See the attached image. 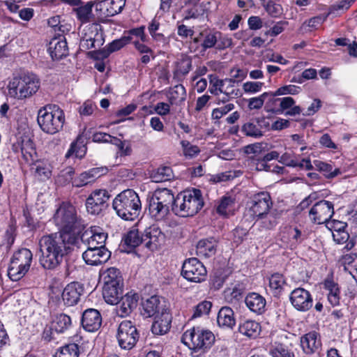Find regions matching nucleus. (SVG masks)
<instances>
[{"label":"nucleus","mask_w":357,"mask_h":357,"mask_svg":"<svg viewBox=\"0 0 357 357\" xmlns=\"http://www.w3.org/2000/svg\"><path fill=\"white\" fill-rule=\"evenodd\" d=\"M110 197L106 190H96L91 192L86 201V208L89 213L99 215L108 206V200Z\"/></svg>","instance_id":"obj_13"},{"label":"nucleus","mask_w":357,"mask_h":357,"mask_svg":"<svg viewBox=\"0 0 357 357\" xmlns=\"http://www.w3.org/2000/svg\"><path fill=\"white\" fill-rule=\"evenodd\" d=\"M139 296L137 294L132 291L122 296L118 304L117 314L119 317H125L128 316L137 306Z\"/></svg>","instance_id":"obj_23"},{"label":"nucleus","mask_w":357,"mask_h":357,"mask_svg":"<svg viewBox=\"0 0 357 357\" xmlns=\"http://www.w3.org/2000/svg\"><path fill=\"white\" fill-rule=\"evenodd\" d=\"M125 5L126 0H102L96 3V10L102 17H112L120 13Z\"/></svg>","instance_id":"obj_19"},{"label":"nucleus","mask_w":357,"mask_h":357,"mask_svg":"<svg viewBox=\"0 0 357 357\" xmlns=\"http://www.w3.org/2000/svg\"><path fill=\"white\" fill-rule=\"evenodd\" d=\"M266 99L267 94L264 93L258 97L252 98L249 100L248 107L250 109H259L262 107Z\"/></svg>","instance_id":"obj_59"},{"label":"nucleus","mask_w":357,"mask_h":357,"mask_svg":"<svg viewBox=\"0 0 357 357\" xmlns=\"http://www.w3.org/2000/svg\"><path fill=\"white\" fill-rule=\"evenodd\" d=\"M245 284L238 281L231 283V286L224 291L225 300L231 304H237L243 297L245 294Z\"/></svg>","instance_id":"obj_27"},{"label":"nucleus","mask_w":357,"mask_h":357,"mask_svg":"<svg viewBox=\"0 0 357 357\" xmlns=\"http://www.w3.org/2000/svg\"><path fill=\"white\" fill-rule=\"evenodd\" d=\"M94 3L92 1L87 2L84 6H80L73 8V11L76 13L77 17L82 24L93 22L96 17L92 13V8Z\"/></svg>","instance_id":"obj_35"},{"label":"nucleus","mask_w":357,"mask_h":357,"mask_svg":"<svg viewBox=\"0 0 357 357\" xmlns=\"http://www.w3.org/2000/svg\"><path fill=\"white\" fill-rule=\"evenodd\" d=\"M54 220L59 228L57 233L79 236V229L83 227L82 219L77 216L75 206L68 202H63L59 206L54 213Z\"/></svg>","instance_id":"obj_4"},{"label":"nucleus","mask_w":357,"mask_h":357,"mask_svg":"<svg viewBox=\"0 0 357 357\" xmlns=\"http://www.w3.org/2000/svg\"><path fill=\"white\" fill-rule=\"evenodd\" d=\"M79 354L78 345L75 343H70L61 347L54 357H78Z\"/></svg>","instance_id":"obj_46"},{"label":"nucleus","mask_w":357,"mask_h":357,"mask_svg":"<svg viewBox=\"0 0 357 357\" xmlns=\"http://www.w3.org/2000/svg\"><path fill=\"white\" fill-rule=\"evenodd\" d=\"M269 353L273 357H296L294 352L282 344H278L272 347Z\"/></svg>","instance_id":"obj_48"},{"label":"nucleus","mask_w":357,"mask_h":357,"mask_svg":"<svg viewBox=\"0 0 357 357\" xmlns=\"http://www.w3.org/2000/svg\"><path fill=\"white\" fill-rule=\"evenodd\" d=\"M143 235L145 246L151 250L158 249L165 242V235L155 225L146 228Z\"/></svg>","instance_id":"obj_18"},{"label":"nucleus","mask_w":357,"mask_h":357,"mask_svg":"<svg viewBox=\"0 0 357 357\" xmlns=\"http://www.w3.org/2000/svg\"><path fill=\"white\" fill-rule=\"evenodd\" d=\"M264 83L261 82H247L243 84V89L245 93H257L261 91Z\"/></svg>","instance_id":"obj_62"},{"label":"nucleus","mask_w":357,"mask_h":357,"mask_svg":"<svg viewBox=\"0 0 357 357\" xmlns=\"http://www.w3.org/2000/svg\"><path fill=\"white\" fill-rule=\"evenodd\" d=\"M185 98L186 92L185 87L181 84H178L172 89L168 98L170 105H181L185 101Z\"/></svg>","instance_id":"obj_42"},{"label":"nucleus","mask_w":357,"mask_h":357,"mask_svg":"<svg viewBox=\"0 0 357 357\" xmlns=\"http://www.w3.org/2000/svg\"><path fill=\"white\" fill-rule=\"evenodd\" d=\"M149 213L156 221L164 220L169 213V209L160 204L156 198L151 197L148 204Z\"/></svg>","instance_id":"obj_32"},{"label":"nucleus","mask_w":357,"mask_h":357,"mask_svg":"<svg viewBox=\"0 0 357 357\" xmlns=\"http://www.w3.org/2000/svg\"><path fill=\"white\" fill-rule=\"evenodd\" d=\"M103 286H123V280L121 271L114 267L105 270L100 275Z\"/></svg>","instance_id":"obj_31"},{"label":"nucleus","mask_w":357,"mask_h":357,"mask_svg":"<svg viewBox=\"0 0 357 357\" xmlns=\"http://www.w3.org/2000/svg\"><path fill=\"white\" fill-rule=\"evenodd\" d=\"M238 331L250 338H256L260 334L261 326L255 321L246 320L239 324Z\"/></svg>","instance_id":"obj_36"},{"label":"nucleus","mask_w":357,"mask_h":357,"mask_svg":"<svg viewBox=\"0 0 357 357\" xmlns=\"http://www.w3.org/2000/svg\"><path fill=\"white\" fill-rule=\"evenodd\" d=\"M218 241L213 238H208L200 240L197 245V254L199 257L208 258L215 255Z\"/></svg>","instance_id":"obj_28"},{"label":"nucleus","mask_w":357,"mask_h":357,"mask_svg":"<svg viewBox=\"0 0 357 357\" xmlns=\"http://www.w3.org/2000/svg\"><path fill=\"white\" fill-rule=\"evenodd\" d=\"M242 132L248 137L259 138L264 135L263 131L259 128L258 124L254 122H247L242 126Z\"/></svg>","instance_id":"obj_47"},{"label":"nucleus","mask_w":357,"mask_h":357,"mask_svg":"<svg viewBox=\"0 0 357 357\" xmlns=\"http://www.w3.org/2000/svg\"><path fill=\"white\" fill-rule=\"evenodd\" d=\"M103 42V33L102 31H99L98 26L96 25L92 27L89 34L85 33L84 36L81 40L80 46L85 50H89L101 46Z\"/></svg>","instance_id":"obj_26"},{"label":"nucleus","mask_w":357,"mask_h":357,"mask_svg":"<svg viewBox=\"0 0 357 357\" xmlns=\"http://www.w3.org/2000/svg\"><path fill=\"white\" fill-rule=\"evenodd\" d=\"M80 238L88 247L98 248L99 246H105L107 234L102 228L95 226L84 231Z\"/></svg>","instance_id":"obj_17"},{"label":"nucleus","mask_w":357,"mask_h":357,"mask_svg":"<svg viewBox=\"0 0 357 357\" xmlns=\"http://www.w3.org/2000/svg\"><path fill=\"white\" fill-rule=\"evenodd\" d=\"M112 207L121 219L133 221L138 218L142 209V203L138 194L132 189H127L116 196Z\"/></svg>","instance_id":"obj_2"},{"label":"nucleus","mask_w":357,"mask_h":357,"mask_svg":"<svg viewBox=\"0 0 357 357\" xmlns=\"http://www.w3.org/2000/svg\"><path fill=\"white\" fill-rule=\"evenodd\" d=\"M83 291L82 285L77 282L67 284L62 293V299L64 304L68 306L76 305L79 302Z\"/></svg>","instance_id":"obj_22"},{"label":"nucleus","mask_w":357,"mask_h":357,"mask_svg":"<svg viewBox=\"0 0 357 357\" xmlns=\"http://www.w3.org/2000/svg\"><path fill=\"white\" fill-rule=\"evenodd\" d=\"M342 264L344 266V270L356 279L357 278V257L346 255L342 257Z\"/></svg>","instance_id":"obj_45"},{"label":"nucleus","mask_w":357,"mask_h":357,"mask_svg":"<svg viewBox=\"0 0 357 357\" xmlns=\"http://www.w3.org/2000/svg\"><path fill=\"white\" fill-rule=\"evenodd\" d=\"M81 323L86 331L89 332L96 331L102 324L101 314L96 309H87L82 314Z\"/></svg>","instance_id":"obj_21"},{"label":"nucleus","mask_w":357,"mask_h":357,"mask_svg":"<svg viewBox=\"0 0 357 357\" xmlns=\"http://www.w3.org/2000/svg\"><path fill=\"white\" fill-rule=\"evenodd\" d=\"M264 7L266 11L273 17H278L282 13V6L273 1H269Z\"/></svg>","instance_id":"obj_54"},{"label":"nucleus","mask_w":357,"mask_h":357,"mask_svg":"<svg viewBox=\"0 0 357 357\" xmlns=\"http://www.w3.org/2000/svg\"><path fill=\"white\" fill-rule=\"evenodd\" d=\"M301 346L306 354L311 355L315 353L321 347L319 335L315 331L306 333L301 337Z\"/></svg>","instance_id":"obj_24"},{"label":"nucleus","mask_w":357,"mask_h":357,"mask_svg":"<svg viewBox=\"0 0 357 357\" xmlns=\"http://www.w3.org/2000/svg\"><path fill=\"white\" fill-rule=\"evenodd\" d=\"M131 40V36H124L119 39L113 40L102 50L101 53L102 54V57H107L111 53L119 50L126 45L130 43Z\"/></svg>","instance_id":"obj_39"},{"label":"nucleus","mask_w":357,"mask_h":357,"mask_svg":"<svg viewBox=\"0 0 357 357\" xmlns=\"http://www.w3.org/2000/svg\"><path fill=\"white\" fill-rule=\"evenodd\" d=\"M284 284L285 280L282 274L274 273L269 278V286L274 291L275 294H278L281 291Z\"/></svg>","instance_id":"obj_49"},{"label":"nucleus","mask_w":357,"mask_h":357,"mask_svg":"<svg viewBox=\"0 0 357 357\" xmlns=\"http://www.w3.org/2000/svg\"><path fill=\"white\" fill-rule=\"evenodd\" d=\"M217 322L220 327L232 329L236 324L233 310L227 306L221 307L218 314Z\"/></svg>","instance_id":"obj_30"},{"label":"nucleus","mask_w":357,"mask_h":357,"mask_svg":"<svg viewBox=\"0 0 357 357\" xmlns=\"http://www.w3.org/2000/svg\"><path fill=\"white\" fill-rule=\"evenodd\" d=\"M111 257V252L105 246L87 247L82 254L85 263L91 266H98L107 262Z\"/></svg>","instance_id":"obj_15"},{"label":"nucleus","mask_w":357,"mask_h":357,"mask_svg":"<svg viewBox=\"0 0 357 357\" xmlns=\"http://www.w3.org/2000/svg\"><path fill=\"white\" fill-rule=\"evenodd\" d=\"M77 234L53 233L43 236L39 240V263L47 270H54L63 262L65 257L79 243Z\"/></svg>","instance_id":"obj_1"},{"label":"nucleus","mask_w":357,"mask_h":357,"mask_svg":"<svg viewBox=\"0 0 357 357\" xmlns=\"http://www.w3.org/2000/svg\"><path fill=\"white\" fill-rule=\"evenodd\" d=\"M40 87L37 76L33 73H22L15 77L8 84V93L10 96L24 99L36 93Z\"/></svg>","instance_id":"obj_6"},{"label":"nucleus","mask_w":357,"mask_h":357,"mask_svg":"<svg viewBox=\"0 0 357 357\" xmlns=\"http://www.w3.org/2000/svg\"><path fill=\"white\" fill-rule=\"evenodd\" d=\"M181 144L185 157L193 158L200 152V149L197 146L192 145L187 140H182Z\"/></svg>","instance_id":"obj_52"},{"label":"nucleus","mask_w":357,"mask_h":357,"mask_svg":"<svg viewBox=\"0 0 357 357\" xmlns=\"http://www.w3.org/2000/svg\"><path fill=\"white\" fill-rule=\"evenodd\" d=\"M206 269L197 258L185 260L182 266L181 275L188 281L201 282L206 277Z\"/></svg>","instance_id":"obj_12"},{"label":"nucleus","mask_w":357,"mask_h":357,"mask_svg":"<svg viewBox=\"0 0 357 357\" xmlns=\"http://www.w3.org/2000/svg\"><path fill=\"white\" fill-rule=\"evenodd\" d=\"M248 234V231L246 229L239 227L235 228L232 231V240L234 243H235L236 246L242 243Z\"/></svg>","instance_id":"obj_56"},{"label":"nucleus","mask_w":357,"mask_h":357,"mask_svg":"<svg viewBox=\"0 0 357 357\" xmlns=\"http://www.w3.org/2000/svg\"><path fill=\"white\" fill-rule=\"evenodd\" d=\"M122 296L123 286H103L102 296L107 303L116 305Z\"/></svg>","instance_id":"obj_34"},{"label":"nucleus","mask_w":357,"mask_h":357,"mask_svg":"<svg viewBox=\"0 0 357 357\" xmlns=\"http://www.w3.org/2000/svg\"><path fill=\"white\" fill-rule=\"evenodd\" d=\"M218 36H220L219 31H215L213 33L209 32L206 33L202 43V47L203 50L206 51L207 49L215 47L218 43Z\"/></svg>","instance_id":"obj_51"},{"label":"nucleus","mask_w":357,"mask_h":357,"mask_svg":"<svg viewBox=\"0 0 357 357\" xmlns=\"http://www.w3.org/2000/svg\"><path fill=\"white\" fill-rule=\"evenodd\" d=\"M234 204V199L231 197H223L217 206V213L223 215H227V208L232 206Z\"/></svg>","instance_id":"obj_53"},{"label":"nucleus","mask_w":357,"mask_h":357,"mask_svg":"<svg viewBox=\"0 0 357 357\" xmlns=\"http://www.w3.org/2000/svg\"><path fill=\"white\" fill-rule=\"evenodd\" d=\"M0 239L2 251L9 252L15 239V228L13 226H9Z\"/></svg>","instance_id":"obj_44"},{"label":"nucleus","mask_w":357,"mask_h":357,"mask_svg":"<svg viewBox=\"0 0 357 357\" xmlns=\"http://www.w3.org/2000/svg\"><path fill=\"white\" fill-rule=\"evenodd\" d=\"M294 104L295 100L291 97L280 98L278 107H275L272 110L274 114H283L294 106Z\"/></svg>","instance_id":"obj_50"},{"label":"nucleus","mask_w":357,"mask_h":357,"mask_svg":"<svg viewBox=\"0 0 357 357\" xmlns=\"http://www.w3.org/2000/svg\"><path fill=\"white\" fill-rule=\"evenodd\" d=\"M48 51L52 59L59 60L68 55V47L64 35L58 33L49 44Z\"/></svg>","instance_id":"obj_20"},{"label":"nucleus","mask_w":357,"mask_h":357,"mask_svg":"<svg viewBox=\"0 0 357 357\" xmlns=\"http://www.w3.org/2000/svg\"><path fill=\"white\" fill-rule=\"evenodd\" d=\"M245 303L252 312L257 314H261L265 312L266 300L257 293L252 292L248 294L245 298Z\"/></svg>","instance_id":"obj_29"},{"label":"nucleus","mask_w":357,"mask_h":357,"mask_svg":"<svg viewBox=\"0 0 357 357\" xmlns=\"http://www.w3.org/2000/svg\"><path fill=\"white\" fill-rule=\"evenodd\" d=\"M291 303L298 311L306 312L312 307L313 299L311 294L304 288L293 290L289 297Z\"/></svg>","instance_id":"obj_16"},{"label":"nucleus","mask_w":357,"mask_h":357,"mask_svg":"<svg viewBox=\"0 0 357 357\" xmlns=\"http://www.w3.org/2000/svg\"><path fill=\"white\" fill-rule=\"evenodd\" d=\"M32 169H34V176L38 177L39 179L43 180L48 178L50 176V170L43 165H38L36 168Z\"/></svg>","instance_id":"obj_63"},{"label":"nucleus","mask_w":357,"mask_h":357,"mask_svg":"<svg viewBox=\"0 0 357 357\" xmlns=\"http://www.w3.org/2000/svg\"><path fill=\"white\" fill-rule=\"evenodd\" d=\"M116 337L121 348L129 350L137 342L139 333L132 323L126 320L119 324Z\"/></svg>","instance_id":"obj_11"},{"label":"nucleus","mask_w":357,"mask_h":357,"mask_svg":"<svg viewBox=\"0 0 357 357\" xmlns=\"http://www.w3.org/2000/svg\"><path fill=\"white\" fill-rule=\"evenodd\" d=\"M150 177L152 181L160 183L171 180L174 177V174L170 167L162 166L153 171Z\"/></svg>","instance_id":"obj_40"},{"label":"nucleus","mask_w":357,"mask_h":357,"mask_svg":"<svg viewBox=\"0 0 357 357\" xmlns=\"http://www.w3.org/2000/svg\"><path fill=\"white\" fill-rule=\"evenodd\" d=\"M333 237L335 241L339 244L346 243L349 238V234L344 229H335L333 232Z\"/></svg>","instance_id":"obj_64"},{"label":"nucleus","mask_w":357,"mask_h":357,"mask_svg":"<svg viewBox=\"0 0 357 357\" xmlns=\"http://www.w3.org/2000/svg\"><path fill=\"white\" fill-rule=\"evenodd\" d=\"M172 319V315L167 310H162L160 314L155 317L151 326L152 333L158 335L167 333L170 329Z\"/></svg>","instance_id":"obj_25"},{"label":"nucleus","mask_w":357,"mask_h":357,"mask_svg":"<svg viewBox=\"0 0 357 357\" xmlns=\"http://www.w3.org/2000/svg\"><path fill=\"white\" fill-rule=\"evenodd\" d=\"M37 121L43 132L54 135L63 128L64 112L57 105H47L39 109Z\"/></svg>","instance_id":"obj_5"},{"label":"nucleus","mask_w":357,"mask_h":357,"mask_svg":"<svg viewBox=\"0 0 357 357\" xmlns=\"http://www.w3.org/2000/svg\"><path fill=\"white\" fill-rule=\"evenodd\" d=\"M160 301L157 296H153L142 303V314L146 317L156 316L159 312Z\"/></svg>","instance_id":"obj_37"},{"label":"nucleus","mask_w":357,"mask_h":357,"mask_svg":"<svg viewBox=\"0 0 357 357\" xmlns=\"http://www.w3.org/2000/svg\"><path fill=\"white\" fill-rule=\"evenodd\" d=\"M333 214V204L326 200L317 202L309 211L311 220L317 224L327 222L332 218Z\"/></svg>","instance_id":"obj_14"},{"label":"nucleus","mask_w":357,"mask_h":357,"mask_svg":"<svg viewBox=\"0 0 357 357\" xmlns=\"http://www.w3.org/2000/svg\"><path fill=\"white\" fill-rule=\"evenodd\" d=\"M313 166H314L318 171L322 172L327 178H333L340 173L338 168H335L334 170L333 169L332 164L319 160L313 161Z\"/></svg>","instance_id":"obj_43"},{"label":"nucleus","mask_w":357,"mask_h":357,"mask_svg":"<svg viewBox=\"0 0 357 357\" xmlns=\"http://www.w3.org/2000/svg\"><path fill=\"white\" fill-rule=\"evenodd\" d=\"M51 324L55 333H63L71 327L72 321L68 315L61 313L56 315Z\"/></svg>","instance_id":"obj_38"},{"label":"nucleus","mask_w":357,"mask_h":357,"mask_svg":"<svg viewBox=\"0 0 357 357\" xmlns=\"http://www.w3.org/2000/svg\"><path fill=\"white\" fill-rule=\"evenodd\" d=\"M234 105L232 103H228L226 105L215 108L212 112V117L214 119H220L224 115L227 114L228 112L234 109Z\"/></svg>","instance_id":"obj_58"},{"label":"nucleus","mask_w":357,"mask_h":357,"mask_svg":"<svg viewBox=\"0 0 357 357\" xmlns=\"http://www.w3.org/2000/svg\"><path fill=\"white\" fill-rule=\"evenodd\" d=\"M300 87L295 85H286L280 87L275 91V94L282 96L287 94L296 95L300 91Z\"/></svg>","instance_id":"obj_60"},{"label":"nucleus","mask_w":357,"mask_h":357,"mask_svg":"<svg viewBox=\"0 0 357 357\" xmlns=\"http://www.w3.org/2000/svg\"><path fill=\"white\" fill-rule=\"evenodd\" d=\"M214 340L215 336L212 332L199 327L187 330L182 336V342L194 351L204 350L210 347Z\"/></svg>","instance_id":"obj_8"},{"label":"nucleus","mask_w":357,"mask_h":357,"mask_svg":"<svg viewBox=\"0 0 357 357\" xmlns=\"http://www.w3.org/2000/svg\"><path fill=\"white\" fill-rule=\"evenodd\" d=\"M151 197L156 198V201L169 210H172L176 203V197L172 191L167 188L157 189Z\"/></svg>","instance_id":"obj_33"},{"label":"nucleus","mask_w":357,"mask_h":357,"mask_svg":"<svg viewBox=\"0 0 357 357\" xmlns=\"http://www.w3.org/2000/svg\"><path fill=\"white\" fill-rule=\"evenodd\" d=\"M91 176L89 174V170L80 174V175L74 181L75 185L77 187L84 186L92 183L95 179L91 178Z\"/></svg>","instance_id":"obj_61"},{"label":"nucleus","mask_w":357,"mask_h":357,"mask_svg":"<svg viewBox=\"0 0 357 357\" xmlns=\"http://www.w3.org/2000/svg\"><path fill=\"white\" fill-rule=\"evenodd\" d=\"M272 206L271 197L268 192H259L250 197V211L257 221L266 218Z\"/></svg>","instance_id":"obj_9"},{"label":"nucleus","mask_w":357,"mask_h":357,"mask_svg":"<svg viewBox=\"0 0 357 357\" xmlns=\"http://www.w3.org/2000/svg\"><path fill=\"white\" fill-rule=\"evenodd\" d=\"M32 257V252L27 248H21L13 254L8 269V275L13 281H18L25 275L29 270Z\"/></svg>","instance_id":"obj_7"},{"label":"nucleus","mask_w":357,"mask_h":357,"mask_svg":"<svg viewBox=\"0 0 357 357\" xmlns=\"http://www.w3.org/2000/svg\"><path fill=\"white\" fill-rule=\"evenodd\" d=\"M144 235L140 234L137 229L129 231L123 238V245H126L131 249L136 248L144 243Z\"/></svg>","instance_id":"obj_41"},{"label":"nucleus","mask_w":357,"mask_h":357,"mask_svg":"<svg viewBox=\"0 0 357 357\" xmlns=\"http://www.w3.org/2000/svg\"><path fill=\"white\" fill-rule=\"evenodd\" d=\"M212 304L209 301H203L199 303L195 308L192 315L193 318L201 317L203 314H208L211 310Z\"/></svg>","instance_id":"obj_55"},{"label":"nucleus","mask_w":357,"mask_h":357,"mask_svg":"<svg viewBox=\"0 0 357 357\" xmlns=\"http://www.w3.org/2000/svg\"><path fill=\"white\" fill-rule=\"evenodd\" d=\"M203 206L204 200L201 190L192 188L177 195L172 211L181 217H190L197 214Z\"/></svg>","instance_id":"obj_3"},{"label":"nucleus","mask_w":357,"mask_h":357,"mask_svg":"<svg viewBox=\"0 0 357 357\" xmlns=\"http://www.w3.org/2000/svg\"><path fill=\"white\" fill-rule=\"evenodd\" d=\"M264 93L267 94V99L265 101L266 110L273 113L272 109L278 107L280 98H276L279 95L275 94V92H265Z\"/></svg>","instance_id":"obj_57"},{"label":"nucleus","mask_w":357,"mask_h":357,"mask_svg":"<svg viewBox=\"0 0 357 357\" xmlns=\"http://www.w3.org/2000/svg\"><path fill=\"white\" fill-rule=\"evenodd\" d=\"M13 152L22 153V157L26 163L32 165L38 161V155L35 144L29 135L23 134L17 138L13 144Z\"/></svg>","instance_id":"obj_10"}]
</instances>
